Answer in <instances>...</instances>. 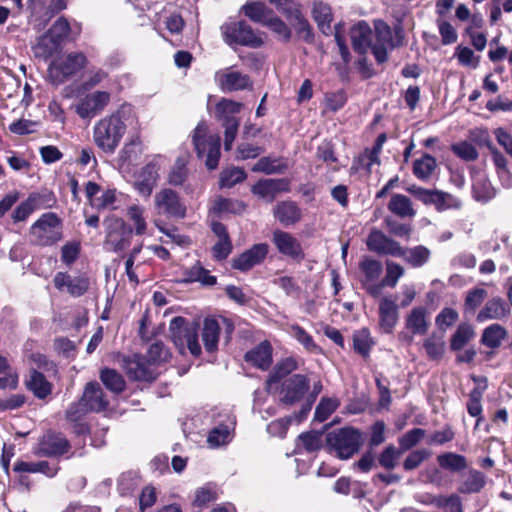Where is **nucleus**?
Here are the masks:
<instances>
[{
    "mask_svg": "<svg viewBox=\"0 0 512 512\" xmlns=\"http://www.w3.org/2000/svg\"><path fill=\"white\" fill-rule=\"evenodd\" d=\"M224 41L229 44H238L252 48L262 46L263 39L244 21L225 23L221 27Z\"/></svg>",
    "mask_w": 512,
    "mask_h": 512,
    "instance_id": "obj_6",
    "label": "nucleus"
},
{
    "mask_svg": "<svg viewBox=\"0 0 512 512\" xmlns=\"http://www.w3.org/2000/svg\"><path fill=\"white\" fill-rule=\"evenodd\" d=\"M407 192L426 206H433L437 212L459 210L462 202L456 196L438 189H426L417 185L406 188Z\"/></svg>",
    "mask_w": 512,
    "mask_h": 512,
    "instance_id": "obj_5",
    "label": "nucleus"
},
{
    "mask_svg": "<svg viewBox=\"0 0 512 512\" xmlns=\"http://www.w3.org/2000/svg\"><path fill=\"white\" fill-rule=\"evenodd\" d=\"M453 153L464 161H475L479 154L477 149L467 141H461L451 146Z\"/></svg>",
    "mask_w": 512,
    "mask_h": 512,
    "instance_id": "obj_55",
    "label": "nucleus"
},
{
    "mask_svg": "<svg viewBox=\"0 0 512 512\" xmlns=\"http://www.w3.org/2000/svg\"><path fill=\"white\" fill-rule=\"evenodd\" d=\"M220 334V326L216 319L205 318L203 322L202 340L208 352L217 349Z\"/></svg>",
    "mask_w": 512,
    "mask_h": 512,
    "instance_id": "obj_34",
    "label": "nucleus"
},
{
    "mask_svg": "<svg viewBox=\"0 0 512 512\" xmlns=\"http://www.w3.org/2000/svg\"><path fill=\"white\" fill-rule=\"evenodd\" d=\"M287 169V165L280 158L262 157L252 167L253 172H263L265 174L282 173Z\"/></svg>",
    "mask_w": 512,
    "mask_h": 512,
    "instance_id": "obj_42",
    "label": "nucleus"
},
{
    "mask_svg": "<svg viewBox=\"0 0 512 512\" xmlns=\"http://www.w3.org/2000/svg\"><path fill=\"white\" fill-rule=\"evenodd\" d=\"M425 435V431L420 428H414L405 433L400 439L399 444L403 450H408L415 446Z\"/></svg>",
    "mask_w": 512,
    "mask_h": 512,
    "instance_id": "obj_64",
    "label": "nucleus"
},
{
    "mask_svg": "<svg viewBox=\"0 0 512 512\" xmlns=\"http://www.w3.org/2000/svg\"><path fill=\"white\" fill-rule=\"evenodd\" d=\"M437 462L441 468L451 472H459L467 468V459L453 452L438 455Z\"/></svg>",
    "mask_w": 512,
    "mask_h": 512,
    "instance_id": "obj_40",
    "label": "nucleus"
},
{
    "mask_svg": "<svg viewBox=\"0 0 512 512\" xmlns=\"http://www.w3.org/2000/svg\"><path fill=\"white\" fill-rule=\"evenodd\" d=\"M246 179V173L243 169L233 167L226 169L220 174V186L223 188H231L237 183Z\"/></svg>",
    "mask_w": 512,
    "mask_h": 512,
    "instance_id": "obj_52",
    "label": "nucleus"
},
{
    "mask_svg": "<svg viewBox=\"0 0 512 512\" xmlns=\"http://www.w3.org/2000/svg\"><path fill=\"white\" fill-rule=\"evenodd\" d=\"M297 368L298 362L292 357L285 358L277 363L266 381L267 390L270 391L274 383H278L283 377L287 376Z\"/></svg>",
    "mask_w": 512,
    "mask_h": 512,
    "instance_id": "obj_36",
    "label": "nucleus"
},
{
    "mask_svg": "<svg viewBox=\"0 0 512 512\" xmlns=\"http://www.w3.org/2000/svg\"><path fill=\"white\" fill-rule=\"evenodd\" d=\"M475 336V332L471 325L462 323L451 337V350L458 351L462 349Z\"/></svg>",
    "mask_w": 512,
    "mask_h": 512,
    "instance_id": "obj_44",
    "label": "nucleus"
},
{
    "mask_svg": "<svg viewBox=\"0 0 512 512\" xmlns=\"http://www.w3.org/2000/svg\"><path fill=\"white\" fill-rule=\"evenodd\" d=\"M309 389V380L305 375L294 374L286 379L282 386L281 401L292 405L300 401Z\"/></svg>",
    "mask_w": 512,
    "mask_h": 512,
    "instance_id": "obj_13",
    "label": "nucleus"
},
{
    "mask_svg": "<svg viewBox=\"0 0 512 512\" xmlns=\"http://www.w3.org/2000/svg\"><path fill=\"white\" fill-rule=\"evenodd\" d=\"M187 177L186 162L178 158L169 174V183L178 186L182 185Z\"/></svg>",
    "mask_w": 512,
    "mask_h": 512,
    "instance_id": "obj_60",
    "label": "nucleus"
},
{
    "mask_svg": "<svg viewBox=\"0 0 512 512\" xmlns=\"http://www.w3.org/2000/svg\"><path fill=\"white\" fill-rule=\"evenodd\" d=\"M505 336L506 331L502 326L492 324L484 330L481 341L489 348H496L500 346Z\"/></svg>",
    "mask_w": 512,
    "mask_h": 512,
    "instance_id": "obj_48",
    "label": "nucleus"
},
{
    "mask_svg": "<svg viewBox=\"0 0 512 512\" xmlns=\"http://www.w3.org/2000/svg\"><path fill=\"white\" fill-rule=\"evenodd\" d=\"M403 275L404 269L401 265L392 261H387L385 277L380 281L381 291L386 286L394 288L397 285L398 280Z\"/></svg>",
    "mask_w": 512,
    "mask_h": 512,
    "instance_id": "obj_49",
    "label": "nucleus"
},
{
    "mask_svg": "<svg viewBox=\"0 0 512 512\" xmlns=\"http://www.w3.org/2000/svg\"><path fill=\"white\" fill-rule=\"evenodd\" d=\"M154 207L159 215L182 219L186 215V206L178 193L170 188L158 191L154 196Z\"/></svg>",
    "mask_w": 512,
    "mask_h": 512,
    "instance_id": "obj_8",
    "label": "nucleus"
},
{
    "mask_svg": "<svg viewBox=\"0 0 512 512\" xmlns=\"http://www.w3.org/2000/svg\"><path fill=\"white\" fill-rule=\"evenodd\" d=\"M372 30L369 25L360 21L351 29L352 46L359 54H365L371 46Z\"/></svg>",
    "mask_w": 512,
    "mask_h": 512,
    "instance_id": "obj_24",
    "label": "nucleus"
},
{
    "mask_svg": "<svg viewBox=\"0 0 512 512\" xmlns=\"http://www.w3.org/2000/svg\"><path fill=\"white\" fill-rule=\"evenodd\" d=\"M268 252V244H254L250 249L232 260V267L240 271H248L254 266L261 264L267 257Z\"/></svg>",
    "mask_w": 512,
    "mask_h": 512,
    "instance_id": "obj_12",
    "label": "nucleus"
},
{
    "mask_svg": "<svg viewBox=\"0 0 512 512\" xmlns=\"http://www.w3.org/2000/svg\"><path fill=\"white\" fill-rule=\"evenodd\" d=\"M245 360L257 368L267 370L272 364V346L263 341L245 354Z\"/></svg>",
    "mask_w": 512,
    "mask_h": 512,
    "instance_id": "obj_23",
    "label": "nucleus"
},
{
    "mask_svg": "<svg viewBox=\"0 0 512 512\" xmlns=\"http://www.w3.org/2000/svg\"><path fill=\"white\" fill-rule=\"evenodd\" d=\"M131 113L129 107H121L94 124L93 142L102 152L113 154L116 151L126 133V121Z\"/></svg>",
    "mask_w": 512,
    "mask_h": 512,
    "instance_id": "obj_1",
    "label": "nucleus"
},
{
    "mask_svg": "<svg viewBox=\"0 0 512 512\" xmlns=\"http://www.w3.org/2000/svg\"><path fill=\"white\" fill-rule=\"evenodd\" d=\"M215 80L222 91L233 92L252 88V81L247 74L227 68L215 75Z\"/></svg>",
    "mask_w": 512,
    "mask_h": 512,
    "instance_id": "obj_11",
    "label": "nucleus"
},
{
    "mask_svg": "<svg viewBox=\"0 0 512 512\" xmlns=\"http://www.w3.org/2000/svg\"><path fill=\"white\" fill-rule=\"evenodd\" d=\"M485 485V476L483 473L477 470H470L464 476L462 483L460 484L458 491L461 493H477Z\"/></svg>",
    "mask_w": 512,
    "mask_h": 512,
    "instance_id": "obj_41",
    "label": "nucleus"
},
{
    "mask_svg": "<svg viewBox=\"0 0 512 512\" xmlns=\"http://www.w3.org/2000/svg\"><path fill=\"white\" fill-rule=\"evenodd\" d=\"M31 241L38 245H51L61 238L56 226H31Z\"/></svg>",
    "mask_w": 512,
    "mask_h": 512,
    "instance_id": "obj_33",
    "label": "nucleus"
},
{
    "mask_svg": "<svg viewBox=\"0 0 512 512\" xmlns=\"http://www.w3.org/2000/svg\"><path fill=\"white\" fill-rule=\"evenodd\" d=\"M244 14L255 22L265 24L269 19L266 16V6L260 2L248 3L243 7Z\"/></svg>",
    "mask_w": 512,
    "mask_h": 512,
    "instance_id": "obj_58",
    "label": "nucleus"
},
{
    "mask_svg": "<svg viewBox=\"0 0 512 512\" xmlns=\"http://www.w3.org/2000/svg\"><path fill=\"white\" fill-rule=\"evenodd\" d=\"M43 196L39 193H31L25 201H22L13 211L12 219L15 222L27 220L30 214L40 209L43 204Z\"/></svg>",
    "mask_w": 512,
    "mask_h": 512,
    "instance_id": "obj_26",
    "label": "nucleus"
},
{
    "mask_svg": "<svg viewBox=\"0 0 512 512\" xmlns=\"http://www.w3.org/2000/svg\"><path fill=\"white\" fill-rule=\"evenodd\" d=\"M70 444L68 440L60 434H45L38 444L37 454L40 456H61L68 452Z\"/></svg>",
    "mask_w": 512,
    "mask_h": 512,
    "instance_id": "obj_15",
    "label": "nucleus"
},
{
    "mask_svg": "<svg viewBox=\"0 0 512 512\" xmlns=\"http://www.w3.org/2000/svg\"><path fill=\"white\" fill-rule=\"evenodd\" d=\"M436 166L435 158L429 154H425L420 159L414 161L413 172L418 179L426 180L431 176Z\"/></svg>",
    "mask_w": 512,
    "mask_h": 512,
    "instance_id": "obj_46",
    "label": "nucleus"
},
{
    "mask_svg": "<svg viewBox=\"0 0 512 512\" xmlns=\"http://www.w3.org/2000/svg\"><path fill=\"white\" fill-rule=\"evenodd\" d=\"M245 210V204L239 200L218 197L215 199L210 213L219 218H223L228 214H240Z\"/></svg>",
    "mask_w": 512,
    "mask_h": 512,
    "instance_id": "obj_30",
    "label": "nucleus"
},
{
    "mask_svg": "<svg viewBox=\"0 0 512 512\" xmlns=\"http://www.w3.org/2000/svg\"><path fill=\"white\" fill-rule=\"evenodd\" d=\"M287 19L294 27L296 33L300 38L309 42L312 39L311 27L308 21L304 18L297 6L290 7L286 13Z\"/></svg>",
    "mask_w": 512,
    "mask_h": 512,
    "instance_id": "obj_29",
    "label": "nucleus"
},
{
    "mask_svg": "<svg viewBox=\"0 0 512 512\" xmlns=\"http://www.w3.org/2000/svg\"><path fill=\"white\" fill-rule=\"evenodd\" d=\"M241 108V103L223 98L216 105V113L220 120L225 121L226 117H235L234 115L239 113Z\"/></svg>",
    "mask_w": 512,
    "mask_h": 512,
    "instance_id": "obj_53",
    "label": "nucleus"
},
{
    "mask_svg": "<svg viewBox=\"0 0 512 512\" xmlns=\"http://www.w3.org/2000/svg\"><path fill=\"white\" fill-rule=\"evenodd\" d=\"M388 209L402 219H412L417 213L411 199L403 194L392 195Z\"/></svg>",
    "mask_w": 512,
    "mask_h": 512,
    "instance_id": "obj_27",
    "label": "nucleus"
},
{
    "mask_svg": "<svg viewBox=\"0 0 512 512\" xmlns=\"http://www.w3.org/2000/svg\"><path fill=\"white\" fill-rule=\"evenodd\" d=\"M298 447H303L307 452L317 451L321 447V438L317 433H302L298 437Z\"/></svg>",
    "mask_w": 512,
    "mask_h": 512,
    "instance_id": "obj_62",
    "label": "nucleus"
},
{
    "mask_svg": "<svg viewBox=\"0 0 512 512\" xmlns=\"http://www.w3.org/2000/svg\"><path fill=\"white\" fill-rule=\"evenodd\" d=\"M26 383L28 389L40 399H44L51 393V384L47 381L45 376L38 371L33 370Z\"/></svg>",
    "mask_w": 512,
    "mask_h": 512,
    "instance_id": "obj_39",
    "label": "nucleus"
},
{
    "mask_svg": "<svg viewBox=\"0 0 512 512\" xmlns=\"http://www.w3.org/2000/svg\"><path fill=\"white\" fill-rule=\"evenodd\" d=\"M265 26H267L271 31H273L279 39L283 41H289L291 38V31L287 27V25L278 17H269L267 21H265Z\"/></svg>",
    "mask_w": 512,
    "mask_h": 512,
    "instance_id": "obj_59",
    "label": "nucleus"
},
{
    "mask_svg": "<svg viewBox=\"0 0 512 512\" xmlns=\"http://www.w3.org/2000/svg\"><path fill=\"white\" fill-rule=\"evenodd\" d=\"M330 452L343 460L351 458L363 443L362 434L352 427H344L331 431L326 436Z\"/></svg>",
    "mask_w": 512,
    "mask_h": 512,
    "instance_id": "obj_4",
    "label": "nucleus"
},
{
    "mask_svg": "<svg viewBox=\"0 0 512 512\" xmlns=\"http://www.w3.org/2000/svg\"><path fill=\"white\" fill-rule=\"evenodd\" d=\"M232 430V427L225 424L214 427L207 438L210 447L216 448L229 443L232 439Z\"/></svg>",
    "mask_w": 512,
    "mask_h": 512,
    "instance_id": "obj_45",
    "label": "nucleus"
},
{
    "mask_svg": "<svg viewBox=\"0 0 512 512\" xmlns=\"http://www.w3.org/2000/svg\"><path fill=\"white\" fill-rule=\"evenodd\" d=\"M117 191L116 189H107L103 191L97 199L93 200V206L99 209L116 208Z\"/></svg>",
    "mask_w": 512,
    "mask_h": 512,
    "instance_id": "obj_61",
    "label": "nucleus"
},
{
    "mask_svg": "<svg viewBox=\"0 0 512 512\" xmlns=\"http://www.w3.org/2000/svg\"><path fill=\"white\" fill-rule=\"evenodd\" d=\"M273 243L278 251L296 260L304 258L303 249L299 241L287 232L276 230L273 233Z\"/></svg>",
    "mask_w": 512,
    "mask_h": 512,
    "instance_id": "obj_16",
    "label": "nucleus"
},
{
    "mask_svg": "<svg viewBox=\"0 0 512 512\" xmlns=\"http://www.w3.org/2000/svg\"><path fill=\"white\" fill-rule=\"evenodd\" d=\"M483 145H485L490 154L493 161V164L495 165L498 173H507L508 172V161L505 155L497 148L495 147L491 141L489 140V137L487 133H485L484 139L481 141Z\"/></svg>",
    "mask_w": 512,
    "mask_h": 512,
    "instance_id": "obj_50",
    "label": "nucleus"
},
{
    "mask_svg": "<svg viewBox=\"0 0 512 512\" xmlns=\"http://www.w3.org/2000/svg\"><path fill=\"white\" fill-rule=\"evenodd\" d=\"M398 322V306L391 297L379 302V325L383 332L391 333Z\"/></svg>",
    "mask_w": 512,
    "mask_h": 512,
    "instance_id": "obj_21",
    "label": "nucleus"
},
{
    "mask_svg": "<svg viewBox=\"0 0 512 512\" xmlns=\"http://www.w3.org/2000/svg\"><path fill=\"white\" fill-rule=\"evenodd\" d=\"M192 142L199 158L205 157V165L208 170L218 167L220 158V137L208 133V125L201 121L194 129Z\"/></svg>",
    "mask_w": 512,
    "mask_h": 512,
    "instance_id": "obj_3",
    "label": "nucleus"
},
{
    "mask_svg": "<svg viewBox=\"0 0 512 512\" xmlns=\"http://www.w3.org/2000/svg\"><path fill=\"white\" fill-rule=\"evenodd\" d=\"M53 282L58 290H66L69 294L76 297L83 295L89 287L88 279L84 277L72 278L64 272H58L55 275Z\"/></svg>",
    "mask_w": 512,
    "mask_h": 512,
    "instance_id": "obj_19",
    "label": "nucleus"
},
{
    "mask_svg": "<svg viewBox=\"0 0 512 512\" xmlns=\"http://www.w3.org/2000/svg\"><path fill=\"white\" fill-rule=\"evenodd\" d=\"M80 400L81 405H84L88 411L101 412L107 409L109 405L102 388L96 382H90L86 385Z\"/></svg>",
    "mask_w": 512,
    "mask_h": 512,
    "instance_id": "obj_17",
    "label": "nucleus"
},
{
    "mask_svg": "<svg viewBox=\"0 0 512 512\" xmlns=\"http://www.w3.org/2000/svg\"><path fill=\"white\" fill-rule=\"evenodd\" d=\"M160 231L164 234L161 241L165 244L175 243L179 246L186 247L190 244V239L179 233L176 226H159Z\"/></svg>",
    "mask_w": 512,
    "mask_h": 512,
    "instance_id": "obj_51",
    "label": "nucleus"
},
{
    "mask_svg": "<svg viewBox=\"0 0 512 512\" xmlns=\"http://www.w3.org/2000/svg\"><path fill=\"white\" fill-rule=\"evenodd\" d=\"M100 379L106 388L114 393H120L125 388L123 377L114 369H103L100 373Z\"/></svg>",
    "mask_w": 512,
    "mask_h": 512,
    "instance_id": "obj_47",
    "label": "nucleus"
},
{
    "mask_svg": "<svg viewBox=\"0 0 512 512\" xmlns=\"http://www.w3.org/2000/svg\"><path fill=\"white\" fill-rule=\"evenodd\" d=\"M213 232L218 237V241L212 249L213 255L218 260L226 259L232 251V243L226 230V226H213Z\"/></svg>",
    "mask_w": 512,
    "mask_h": 512,
    "instance_id": "obj_35",
    "label": "nucleus"
},
{
    "mask_svg": "<svg viewBox=\"0 0 512 512\" xmlns=\"http://www.w3.org/2000/svg\"><path fill=\"white\" fill-rule=\"evenodd\" d=\"M510 312L509 307L501 298H492L486 302L485 306L479 311L476 319L478 322L487 320L502 319Z\"/></svg>",
    "mask_w": 512,
    "mask_h": 512,
    "instance_id": "obj_25",
    "label": "nucleus"
},
{
    "mask_svg": "<svg viewBox=\"0 0 512 512\" xmlns=\"http://www.w3.org/2000/svg\"><path fill=\"white\" fill-rule=\"evenodd\" d=\"M87 63L83 53H70L64 58L54 61L49 67V76L56 84L63 83L70 76L80 71Z\"/></svg>",
    "mask_w": 512,
    "mask_h": 512,
    "instance_id": "obj_7",
    "label": "nucleus"
},
{
    "mask_svg": "<svg viewBox=\"0 0 512 512\" xmlns=\"http://www.w3.org/2000/svg\"><path fill=\"white\" fill-rule=\"evenodd\" d=\"M158 170L157 164L151 162L145 165L137 174L134 186L141 195L145 197L151 195L159 178Z\"/></svg>",
    "mask_w": 512,
    "mask_h": 512,
    "instance_id": "obj_20",
    "label": "nucleus"
},
{
    "mask_svg": "<svg viewBox=\"0 0 512 512\" xmlns=\"http://www.w3.org/2000/svg\"><path fill=\"white\" fill-rule=\"evenodd\" d=\"M367 246L370 251L378 254L400 256L401 246L383 233L373 230L367 239Z\"/></svg>",
    "mask_w": 512,
    "mask_h": 512,
    "instance_id": "obj_18",
    "label": "nucleus"
},
{
    "mask_svg": "<svg viewBox=\"0 0 512 512\" xmlns=\"http://www.w3.org/2000/svg\"><path fill=\"white\" fill-rule=\"evenodd\" d=\"M405 325L413 334H425L429 326L427 310L424 307L412 309L405 319Z\"/></svg>",
    "mask_w": 512,
    "mask_h": 512,
    "instance_id": "obj_28",
    "label": "nucleus"
},
{
    "mask_svg": "<svg viewBox=\"0 0 512 512\" xmlns=\"http://www.w3.org/2000/svg\"><path fill=\"white\" fill-rule=\"evenodd\" d=\"M124 369L131 379L142 381H152L154 379L149 364L138 355L124 359Z\"/></svg>",
    "mask_w": 512,
    "mask_h": 512,
    "instance_id": "obj_22",
    "label": "nucleus"
},
{
    "mask_svg": "<svg viewBox=\"0 0 512 512\" xmlns=\"http://www.w3.org/2000/svg\"><path fill=\"white\" fill-rule=\"evenodd\" d=\"M70 31V25L67 19L64 17H60L49 29L48 34L51 38V41L56 46L58 45L65 37H67Z\"/></svg>",
    "mask_w": 512,
    "mask_h": 512,
    "instance_id": "obj_56",
    "label": "nucleus"
},
{
    "mask_svg": "<svg viewBox=\"0 0 512 512\" xmlns=\"http://www.w3.org/2000/svg\"><path fill=\"white\" fill-rule=\"evenodd\" d=\"M444 332H433L423 342L426 355L430 360H440L445 353Z\"/></svg>",
    "mask_w": 512,
    "mask_h": 512,
    "instance_id": "obj_32",
    "label": "nucleus"
},
{
    "mask_svg": "<svg viewBox=\"0 0 512 512\" xmlns=\"http://www.w3.org/2000/svg\"><path fill=\"white\" fill-rule=\"evenodd\" d=\"M354 349L362 356H367L371 348V341L366 330H361L353 336Z\"/></svg>",
    "mask_w": 512,
    "mask_h": 512,
    "instance_id": "obj_63",
    "label": "nucleus"
},
{
    "mask_svg": "<svg viewBox=\"0 0 512 512\" xmlns=\"http://www.w3.org/2000/svg\"><path fill=\"white\" fill-rule=\"evenodd\" d=\"M430 250L425 246L418 245L413 248L403 249L399 257H402L408 264L413 267H421L425 265L430 259Z\"/></svg>",
    "mask_w": 512,
    "mask_h": 512,
    "instance_id": "obj_37",
    "label": "nucleus"
},
{
    "mask_svg": "<svg viewBox=\"0 0 512 512\" xmlns=\"http://www.w3.org/2000/svg\"><path fill=\"white\" fill-rule=\"evenodd\" d=\"M359 269L361 270L363 277L361 283L364 289L374 298L381 295V286L378 279L382 274V264L369 257H365L359 263Z\"/></svg>",
    "mask_w": 512,
    "mask_h": 512,
    "instance_id": "obj_9",
    "label": "nucleus"
},
{
    "mask_svg": "<svg viewBox=\"0 0 512 512\" xmlns=\"http://www.w3.org/2000/svg\"><path fill=\"white\" fill-rule=\"evenodd\" d=\"M274 217L281 223H296L301 219V211L296 203L283 201L274 208Z\"/></svg>",
    "mask_w": 512,
    "mask_h": 512,
    "instance_id": "obj_31",
    "label": "nucleus"
},
{
    "mask_svg": "<svg viewBox=\"0 0 512 512\" xmlns=\"http://www.w3.org/2000/svg\"><path fill=\"white\" fill-rule=\"evenodd\" d=\"M339 401L336 398H323L315 410V418L323 422L337 409Z\"/></svg>",
    "mask_w": 512,
    "mask_h": 512,
    "instance_id": "obj_57",
    "label": "nucleus"
},
{
    "mask_svg": "<svg viewBox=\"0 0 512 512\" xmlns=\"http://www.w3.org/2000/svg\"><path fill=\"white\" fill-rule=\"evenodd\" d=\"M312 15L321 32L324 33L325 35H329L332 32L331 8L327 4H324L322 2H316L313 5Z\"/></svg>",
    "mask_w": 512,
    "mask_h": 512,
    "instance_id": "obj_38",
    "label": "nucleus"
},
{
    "mask_svg": "<svg viewBox=\"0 0 512 512\" xmlns=\"http://www.w3.org/2000/svg\"><path fill=\"white\" fill-rule=\"evenodd\" d=\"M486 297L487 291L483 288H474L468 291L464 302L465 312L474 313Z\"/></svg>",
    "mask_w": 512,
    "mask_h": 512,
    "instance_id": "obj_54",
    "label": "nucleus"
},
{
    "mask_svg": "<svg viewBox=\"0 0 512 512\" xmlns=\"http://www.w3.org/2000/svg\"><path fill=\"white\" fill-rule=\"evenodd\" d=\"M199 324L183 317H174L169 325L170 338L180 353L186 349L193 356L201 354V346L198 341Z\"/></svg>",
    "mask_w": 512,
    "mask_h": 512,
    "instance_id": "obj_2",
    "label": "nucleus"
},
{
    "mask_svg": "<svg viewBox=\"0 0 512 512\" xmlns=\"http://www.w3.org/2000/svg\"><path fill=\"white\" fill-rule=\"evenodd\" d=\"M110 102V93L106 91H95L87 94L80 102L76 105V113L82 118H93Z\"/></svg>",
    "mask_w": 512,
    "mask_h": 512,
    "instance_id": "obj_10",
    "label": "nucleus"
},
{
    "mask_svg": "<svg viewBox=\"0 0 512 512\" xmlns=\"http://www.w3.org/2000/svg\"><path fill=\"white\" fill-rule=\"evenodd\" d=\"M289 189V181L286 179H264L252 187V192L257 197L272 202L279 193L288 192Z\"/></svg>",
    "mask_w": 512,
    "mask_h": 512,
    "instance_id": "obj_14",
    "label": "nucleus"
},
{
    "mask_svg": "<svg viewBox=\"0 0 512 512\" xmlns=\"http://www.w3.org/2000/svg\"><path fill=\"white\" fill-rule=\"evenodd\" d=\"M183 282H196L199 281L205 285H213L216 283V278L208 274L199 263H195L191 268L186 269L183 273Z\"/></svg>",
    "mask_w": 512,
    "mask_h": 512,
    "instance_id": "obj_43",
    "label": "nucleus"
}]
</instances>
